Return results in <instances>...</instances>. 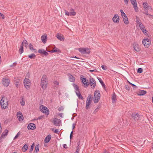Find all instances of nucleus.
Listing matches in <instances>:
<instances>
[{"label":"nucleus","instance_id":"23","mask_svg":"<svg viewBox=\"0 0 153 153\" xmlns=\"http://www.w3.org/2000/svg\"><path fill=\"white\" fill-rule=\"evenodd\" d=\"M116 96L114 92L112 96V101L113 103L116 102Z\"/></svg>","mask_w":153,"mask_h":153},{"label":"nucleus","instance_id":"14","mask_svg":"<svg viewBox=\"0 0 153 153\" xmlns=\"http://www.w3.org/2000/svg\"><path fill=\"white\" fill-rule=\"evenodd\" d=\"M10 81L7 79L3 78L2 80V83L3 85L6 87H7L9 84Z\"/></svg>","mask_w":153,"mask_h":153},{"label":"nucleus","instance_id":"6","mask_svg":"<svg viewBox=\"0 0 153 153\" xmlns=\"http://www.w3.org/2000/svg\"><path fill=\"white\" fill-rule=\"evenodd\" d=\"M79 50L80 52L83 54H88L90 52L89 49L87 48H79Z\"/></svg>","mask_w":153,"mask_h":153},{"label":"nucleus","instance_id":"16","mask_svg":"<svg viewBox=\"0 0 153 153\" xmlns=\"http://www.w3.org/2000/svg\"><path fill=\"white\" fill-rule=\"evenodd\" d=\"M53 121L54 124L56 126H59L61 123L60 119L56 118H54Z\"/></svg>","mask_w":153,"mask_h":153},{"label":"nucleus","instance_id":"31","mask_svg":"<svg viewBox=\"0 0 153 153\" xmlns=\"http://www.w3.org/2000/svg\"><path fill=\"white\" fill-rule=\"evenodd\" d=\"M39 144L36 145V146L34 150V152H35V153H37L39 152Z\"/></svg>","mask_w":153,"mask_h":153},{"label":"nucleus","instance_id":"15","mask_svg":"<svg viewBox=\"0 0 153 153\" xmlns=\"http://www.w3.org/2000/svg\"><path fill=\"white\" fill-rule=\"evenodd\" d=\"M119 18L118 14H115L114 15L113 17L112 18L113 22L115 23H117L119 22Z\"/></svg>","mask_w":153,"mask_h":153},{"label":"nucleus","instance_id":"40","mask_svg":"<svg viewBox=\"0 0 153 153\" xmlns=\"http://www.w3.org/2000/svg\"><path fill=\"white\" fill-rule=\"evenodd\" d=\"M137 20L136 21L137 24V25H140V24H141L142 23L141 22V20L139 19V18L137 17H136Z\"/></svg>","mask_w":153,"mask_h":153},{"label":"nucleus","instance_id":"53","mask_svg":"<svg viewBox=\"0 0 153 153\" xmlns=\"http://www.w3.org/2000/svg\"><path fill=\"white\" fill-rule=\"evenodd\" d=\"M125 87L126 90H130V88L128 85H126Z\"/></svg>","mask_w":153,"mask_h":153},{"label":"nucleus","instance_id":"58","mask_svg":"<svg viewBox=\"0 0 153 153\" xmlns=\"http://www.w3.org/2000/svg\"><path fill=\"white\" fill-rule=\"evenodd\" d=\"M18 83L19 81H16V85L17 88L19 87Z\"/></svg>","mask_w":153,"mask_h":153},{"label":"nucleus","instance_id":"1","mask_svg":"<svg viewBox=\"0 0 153 153\" xmlns=\"http://www.w3.org/2000/svg\"><path fill=\"white\" fill-rule=\"evenodd\" d=\"M48 79L45 75H43L41 79V86L43 89H46L48 85Z\"/></svg>","mask_w":153,"mask_h":153},{"label":"nucleus","instance_id":"32","mask_svg":"<svg viewBox=\"0 0 153 153\" xmlns=\"http://www.w3.org/2000/svg\"><path fill=\"white\" fill-rule=\"evenodd\" d=\"M143 5L144 10H146V9H148L149 5L147 3H144L143 4Z\"/></svg>","mask_w":153,"mask_h":153},{"label":"nucleus","instance_id":"27","mask_svg":"<svg viewBox=\"0 0 153 153\" xmlns=\"http://www.w3.org/2000/svg\"><path fill=\"white\" fill-rule=\"evenodd\" d=\"M69 80L70 81L72 82H74L75 81V78L73 76L71 75V74H69Z\"/></svg>","mask_w":153,"mask_h":153},{"label":"nucleus","instance_id":"59","mask_svg":"<svg viewBox=\"0 0 153 153\" xmlns=\"http://www.w3.org/2000/svg\"><path fill=\"white\" fill-rule=\"evenodd\" d=\"M101 107V105L100 104H99L96 108L98 110H99Z\"/></svg>","mask_w":153,"mask_h":153},{"label":"nucleus","instance_id":"20","mask_svg":"<svg viewBox=\"0 0 153 153\" xmlns=\"http://www.w3.org/2000/svg\"><path fill=\"white\" fill-rule=\"evenodd\" d=\"M51 138V135L50 134H49L45 138L44 140L45 142V143H48L50 141Z\"/></svg>","mask_w":153,"mask_h":153},{"label":"nucleus","instance_id":"26","mask_svg":"<svg viewBox=\"0 0 153 153\" xmlns=\"http://www.w3.org/2000/svg\"><path fill=\"white\" fill-rule=\"evenodd\" d=\"M28 146L26 144H25L24 146L22 148V150L23 152H26L28 148Z\"/></svg>","mask_w":153,"mask_h":153},{"label":"nucleus","instance_id":"52","mask_svg":"<svg viewBox=\"0 0 153 153\" xmlns=\"http://www.w3.org/2000/svg\"><path fill=\"white\" fill-rule=\"evenodd\" d=\"M101 67L104 70H106L107 69L106 67L104 65H102Z\"/></svg>","mask_w":153,"mask_h":153},{"label":"nucleus","instance_id":"3","mask_svg":"<svg viewBox=\"0 0 153 153\" xmlns=\"http://www.w3.org/2000/svg\"><path fill=\"white\" fill-rule=\"evenodd\" d=\"M8 101L7 100L4 98L2 97L0 101V104L1 108L5 109L8 106Z\"/></svg>","mask_w":153,"mask_h":153},{"label":"nucleus","instance_id":"21","mask_svg":"<svg viewBox=\"0 0 153 153\" xmlns=\"http://www.w3.org/2000/svg\"><path fill=\"white\" fill-rule=\"evenodd\" d=\"M65 14L67 16H75L76 14V13L75 12H71L69 13L66 10H65Z\"/></svg>","mask_w":153,"mask_h":153},{"label":"nucleus","instance_id":"61","mask_svg":"<svg viewBox=\"0 0 153 153\" xmlns=\"http://www.w3.org/2000/svg\"><path fill=\"white\" fill-rule=\"evenodd\" d=\"M54 84L55 85H58L59 83L57 81H54Z\"/></svg>","mask_w":153,"mask_h":153},{"label":"nucleus","instance_id":"34","mask_svg":"<svg viewBox=\"0 0 153 153\" xmlns=\"http://www.w3.org/2000/svg\"><path fill=\"white\" fill-rule=\"evenodd\" d=\"M28 57L31 59H34L36 57V56L34 54L32 53L30 55H28Z\"/></svg>","mask_w":153,"mask_h":153},{"label":"nucleus","instance_id":"60","mask_svg":"<svg viewBox=\"0 0 153 153\" xmlns=\"http://www.w3.org/2000/svg\"><path fill=\"white\" fill-rule=\"evenodd\" d=\"M0 16L2 18V19H4V15L3 14H2L1 13V14H0Z\"/></svg>","mask_w":153,"mask_h":153},{"label":"nucleus","instance_id":"29","mask_svg":"<svg viewBox=\"0 0 153 153\" xmlns=\"http://www.w3.org/2000/svg\"><path fill=\"white\" fill-rule=\"evenodd\" d=\"M98 78V79L99 80V82H100L101 84V85H102V87H103V88H105V85L104 83V82L102 81V80L101 79V78Z\"/></svg>","mask_w":153,"mask_h":153},{"label":"nucleus","instance_id":"36","mask_svg":"<svg viewBox=\"0 0 153 153\" xmlns=\"http://www.w3.org/2000/svg\"><path fill=\"white\" fill-rule=\"evenodd\" d=\"M140 27L143 32L145 33L146 32V30L145 28V27L144 25H143V26H140Z\"/></svg>","mask_w":153,"mask_h":153},{"label":"nucleus","instance_id":"56","mask_svg":"<svg viewBox=\"0 0 153 153\" xmlns=\"http://www.w3.org/2000/svg\"><path fill=\"white\" fill-rule=\"evenodd\" d=\"M73 131H72L70 134V139H72V138L73 137Z\"/></svg>","mask_w":153,"mask_h":153},{"label":"nucleus","instance_id":"47","mask_svg":"<svg viewBox=\"0 0 153 153\" xmlns=\"http://www.w3.org/2000/svg\"><path fill=\"white\" fill-rule=\"evenodd\" d=\"M148 9H146V10H144L145 12H143V13L147 15L152 16V15L148 13Z\"/></svg>","mask_w":153,"mask_h":153},{"label":"nucleus","instance_id":"43","mask_svg":"<svg viewBox=\"0 0 153 153\" xmlns=\"http://www.w3.org/2000/svg\"><path fill=\"white\" fill-rule=\"evenodd\" d=\"M24 44H25V47H26L27 45H28L27 43L26 40H24L23 42H22L21 45H23V46Z\"/></svg>","mask_w":153,"mask_h":153},{"label":"nucleus","instance_id":"64","mask_svg":"<svg viewBox=\"0 0 153 153\" xmlns=\"http://www.w3.org/2000/svg\"><path fill=\"white\" fill-rule=\"evenodd\" d=\"M54 132L56 134H58L59 132V131L57 129H55V130L54 131Z\"/></svg>","mask_w":153,"mask_h":153},{"label":"nucleus","instance_id":"30","mask_svg":"<svg viewBox=\"0 0 153 153\" xmlns=\"http://www.w3.org/2000/svg\"><path fill=\"white\" fill-rule=\"evenodd\" d=\"M91 102L89 100H87L86 101V108L87 109H88L89 108V106L91 104Z\"/></svg>","mask_w":153,"mask_h":153},{"label":"nucleus","instance_id":"48","mask_svg":"<svg viewBox=\"0 0 153 153\" xmlns=\"http://www.w3.org/2000/svg\"><path fill=\"white\" fill-rule=\"evenodd\" d=\"M16 115L17 116V117H18L19 116H22V112L19 111L17 113Z\"/></svg>","mask_w":153,"mask_h":153},{"label":"nucleus","instance_id":"28","mask_svg":"<svg viewBox=\"0 0 153 153\" xmlns=\"http://www.w3.org/2000/svg\"><path fill=\"white\" fill-rule=\"evenodd\" d=\"M123 18V21L125 24L126 25H128L129 23V22L128 21V18L127 17V16H125V17H124Z\"/></svg>","mask_w":153,"mask_h":153},{"label":"nucleus","instance_id":"8","mask_svg":"<svg viewBox=\"0 0 153 153\" xmlns=\"http://www.w3.org/2000/svg\"><path fill=\"white\" fill-rule=\"evenodd\" d=\"M89 84L92 88H94L95 87L96 85V81L92 77L89 79Z\"/></svg>","mask_w":153,"mask_h":153},{"label":"nucleus","instance_id":"42","mask_svg":"<svg viewBox=\"0 0 153 153\" xmlns=\"http://www.w3.org/2000/svg\"><path fill=\"white\" fill-rule=\"evenodd\" d=\"M121 15V16H122L123 17H125V16H126V15L125 14V13L123 12V11L122 10H120Z\"/></svg>","mask_w":153,"mask_h":153},{"label":"nucleus","instance_id":"46","mask_svg":"<svg viewBox=\"0 0 153 153\" xmlns=\"http://www.w3.org/2000/svg\"><path fill=\"white\" fill-rule=\"evenodd\" d=\"M128 83L131 85L132 86L133 88H137V86H136V85H135L134 84H133L132 83H131L130 82H129L128 81Z\"/></svg>","mask_w":153,"mask_h":153},{"label":"nucleus","instance_id":"2","mask_svg":"<svg viewBox=\"0 0 153 153\" xmlns=\"http://www.w3.org/2000/svg\"><path fill=\"white\" fill-rule=\"evenodd\" d=\"M100 97V91L98 90H96L94 93V101L95 103H97Z\"/></svg>","mask_w":153,"mask_h":153},{"label":"nucleus","instance_id":"50","mask_svg":"<svg viewBox=\"0 0 153 153\" xmlns=\"http://www.w3.org/2000/svg\"><path fill=\"white\" fill-rule=\"evenodd\" d=\"M64 108L62 106H60L58 108V110L59 111H63Z\"/></svg>","mask_w":153,"mask_h":153},{"label":"nucleus","instance_id":"19","mask_svg":"<svg viewBox=\"0 0 153 153\" xmlns=\"http://www.w3.org/2000/svg\"><path fill=\"white\" fill-rule=\"evenodd\" d=\"M41 39L44 43H46L47 40V36L46 35H42L41 37Z\"/></svg>","mask_w":153,"mask_h":153},{"label":"nucleus","instance_id":"5","mask_svg":"<svg viewBox=\"0 0 153 153\" xmlns=\"http://www.w3.org/2000/svg\"><path fill=\"white\" fill-rule=\"evenodd\" d=\"M30 80L28 79L25 78L24 81V84L25 88L27 89H29L30 87Z\"/></svg>","mask_w":153,"mask_h":153},{"label":"nucleus","instance_id":"62","mask_svg":"<svg viewBox=\"0 0 153 153\" xmlns=\"http://www.w3.org/2000/svg\"><path fill=\"white\" fill-rule=\"evenodd\" d=\"M20 103L21 105H25V101L24 100H22V102H21Z\"/></svg>","mask_w":153,"mask_h":153},{"label":"nucleus","instance_id":"44","mask_svg":"<svg viewBox=\"0 0 153 153\" xmlns=\"http://www.w3.org/2000/svg\"><path fill=\"white\" fill-rule=\"evenodd\" d=\"M81 148V146H77L76 147V153H79V150Z\"/></svg>","mask_w":153,"mask_h":153},{"label":"nucleus","instance_id":"4","mask_svg":"<svg viewBox=\"0 0 153 153\" xmlns=\"http://www.w3.org/2000/svg\"><path fill=\"white\" fill-rule=\"evenodd\" d=\"M142 43L145 48H148L151 44L150 40L148 38L144 39L142 41Z\"/></svg>","mask_w":153,"mask_h":153},{"label":"nucleus","instance_id":"10","mask_svg":"<svg viewBox=\"0 0 153 153\" xmlns=\"http://www.w3.org/2000/svg\"><path fill=\"white\" fill-rule=\"evenodd\" d=\"M38 52L40 53L42 56H47L48 55V53L47 52L42 49H39L38 50Z\"/></svg>","mask_w":153,"mask_h":153},{"label":"nucleus","instance_id":"11","mask_svg":"<svg viewBox=\"0 0 153 153\" xmlns=\"http://www.w3.org/2000/svg\"><path fill=\"white\" fill-rule=\"evenodd\" d=\"M131 4L133 5L135 11L136 12L138 11V7H137V4L136 0H130Z\"/></svg>","mask_w":153,"mask_h":153},{"label":"nucleus","instance_id":"7","mask_svg":"<svg viewBox=\"0 0 153 153\" xmlns=\"http://www.w3.org/2000/svg\"><path fill=\"white\" fill-rule=\"evenodd\" d=\"M42 108H41V107H40V109L41 111L45 114L48 115L49 114V111L47 108L43 105H42Z\"/></svg>","mask_w":153,"mask_h":153},{"label":"nucleus","instance_id":"12","mask_svg":"<svg viewBox=\"0 0 153 153\" xmlns=\"http://www.w3.org/2000/svg\"><path fill=\"white\" fill-rule=\"evenodd\" d=\"M8 132V131L7 129H6L4 130L0 137V142H1L2 140L5 138V137L7 135Z\"/></svg>","mask_w":153,"mask_h":153},{"label":"nucleus","instance_id":"55","mask_svg":"<svg viewBox=\"0 0 153 153\" xmlns=\"http://www.w3.org/2000/svg\"><path fill=\"white\" fill-rule=\"evenodd\" d=\"M16 65V62H15L13 63L12 65H10V66L11 67H13L14 66H15Z\"/></svg>","mask_w":153,"mask_h":153},{"label":"nucleus","instance_id":"45","mask_svg":"<svg viewBox=\"0 0 153 153\" xmlns=\"http://www.w3.org/2000/svg\"><path fill=\"white\" fill-rule=\"evenodd\" d=\"M143 69L141 68H139L138 69L137 72L139 73H141L143 72Z\"/></svg>","mask_w":153,"mask_h":153},{"label":"nucleus","instance_id":"39","mask_svg":"<svg viewBox=\"0 0 153 153\" xmlns=\"http://www.w3.org/2000/svg\"><path fill=\"white\" fill-rule=\"evenodd\" d=\"M92 100H93L92 95L91 94H89L87 100H89L91 102Z\"/></svg>","mask_w":153,"mask_h":153},{"label":"nucleus","instance_id":"37","mask_svg":"<svg viewBox=\"0 0 153 153\" xmlns=\"http://www.w3.org/2000/svg\"><path fill=\"white\" fill-rule=\"evenodd\" d=\"M24 51L23 47V45H21L20 48L19 50V52L20 54H21Z\"/></svg>","mask_w":153,"mask_h":153},{"label":"nucleus","instance_id":"25","mask_svg":"<svg viewBox=\"0 0 153 153\" xmlns=\"http://www.w3.org/2000/svg\"><path fill=\"white\" fill-rule=\"evenodd\" d=\"M76 93L79 99H81L82 100H83V97L81 95L79 91H76Z\"/></svg>","mask_w":153,"mask_h":153},{"label":"nucleus","instance_id":"13","mask_svg":"<svg viewBox=\"0 0 153 153\" xmlns=\"http://www.w3.org/2000/svg\"><path fill=\"white\" fill-rule=\"evenodd\" d=\"M131 117L135 121L138 120L140 118V115L138 113H133L131 115Z\"/></svg>","mask_w":153,"mask_h":153},{"label":"nucleus","instance_id":"57","mask_svg":"<svg viewBox=\"0 0 153 153\" xmlns=\"http://www.w3.org/2000/svg\"><path fill=\"white\" fill-rule=\"evenodd\" d=\"M124 2L126 4H128L129 0H124Z\"/></svg>","mask_w":153,"mask_h":153},{"label":"nucleus","instance_id":"17","mask_svg":"<svg viewBox=\"0 0 153 153\" xmlns=\"http://www.w3.org/2000/svg\"><path fill=\"white\" fill-rule=\"evenodd\" d=\"M28 129L34 130L36 128V126L35 124L33 123H29L27 127Z\"/></svg>","mask_w":153,"mask_h":153},{"label":"nucleus","instance_id":"41","mask_svg":"<svg viewBox=\"0 0 153 153\" xmlns=\"http://www.w3.org/2000/svg\"><path fill=\"white\" fill-rule=\"evenodd\" d=\"M34 146V143H33L31 146V148L29 150V152L30 153H31L33 151V148Z\"/></svg>","mask_w":153,"mask_h":153},{"label":"nucleus","instance_id":"24","mask_svg":"<svg viewBox=\"0 0 153 153\" xmlns=\"http://www.w3.org/2000/svg\"><path fill=\"white\" fill-rule=\"evenodd\" d=\"M133 48L134 50L137 52L139 51L140 50V48L139 47V45L137 44H135L134 45Z\"/></svg>","mask_w":153,"mask_h":153},{"label":"nucleus","instance_id":"38","mask_svg":"<svg viewBox=\"0 0 153 153\" xmlns=\"http://www.w3.org/2000/svg\"><path fill=\"white\" fill-rule=\"evenodd\" d=\"M29 48L31 50H36V49L33 48V46L31 43H30L29 45Z\"/></svg>","mask_w":153,"mask_h":153},{"label":"nucleus","instance_id":"35","mask_svg":"<svg viewBox=\"0 0 153 153\" xmlns=\"http://www.w3.org/2000/svg\"><path fill=\"white\" fill-rule=\"evenodd\" d=\"M51 52L52 53L59 52H61V51L58 48H55L52 50Z\"/></svg>","mask_w":153,"mask_h":153},{"label":"nucleus","instance_id":"54","mask_svg":"<svg viewBox=\"0 0 153 153\" xmlns=\"http://www.w3.org/2000/svg\"><path fill=\"white\" fill-rule=\"evenodd\" d=\"M44 116H40L39 117L37 118V119H36V120H38L39 119H42V118H43Z\"/></svg>","mask_w":153,"mask_h":153},{"label":"nucleus","instance_id":"49","mask_svg":"<svg viewBox=\"0 0 153 153\" xmlns=\"http://www.w3.org/2000/svg\"><path fill=\"white\" fill-rule=\"evenodd\" d=\"M18 118L19 120L20 121H22L24 119V117L22 116H19L18 117Z\"/></svg>","mask_w":153,"mask_h":153},{"label":"nucleus","instance_id":"33","mask_svg":"<svg viewBox=\"0 0 153 153\" xmlns=\"http://www.w3.org/2000/svg\"><path fill=\"white\" fill-rule=\"evenodd\" d=\"M72 85L76 91H79V88L78 85L74 83H73Z\"/></svg>","mask_w":153,"mask_h":153},{"label":"nucleus","instance_id":"51","mask_svg":"<svg viewBox=\"0 0 153 153\" xmlns=\"http://www.w3.org/2000/svg\"><path fill=\"white\" fill-rule=\"evenodd\" d=\"M20 134L19 132H18V133L16 134V135L15 137L14 138V139H16L19 136V135Z\"/></svg>","mask_w":153,"mask_h":153},{"label":"nucleus","instance_id":"63","mask_svg":"<svg viewBox=\"0 0 153 153\" xmlns=\"http://www.w3.org/2000/svg\"><path fill=\"white\" fill-rule=\"evenodd\" d=\"M80 141H79L77 143L76 145L77 146H81L80 145Z\"/></svg>","mask_w":153,"mask_h":153},{"label":"nucleus","instance_id":"18","mask_svg":"<svg viewBox=\"0 0 153 153\" xmlns=\"http://www.w3.org/2000/svg\"><path fill=\"white\" fill-rule=\"evenodd\" d=\"M61 35H62L60 33H57L56 36V37L59 40L63 41L64 40L65 38L63 36Z\"/></svg>","mask_w":153,"mask_h":153},{"label":"nucleus","instance_id":"9","mask_svg":"<svg viewBox=\"0 0 153 153\" xmlns=\"http://www.w3.org/2000/svg\"><path fill=\"white\" fill-rule=\"evenodd\" d=\"M81 79L82 80V82L85 88H87L89 85V82L88 80H87L85 78L81 77Z\"/></svg>","mask_w":153,"mask_h":153},{"label":"nucleus","instance_id":"22","mask_svg":"<svg viewBox=\"0 0 153 153\" xmlns=\"http://www.w3.org/2000/svg\"><path fill=\"white\" fill-rule=\"evenodd\" d=\"M147 92L143 90L140 91L137 93V95L139 96H142L146 94Z\"/></svg>","mask_w":153,"mask_h":153}]
</instances>
